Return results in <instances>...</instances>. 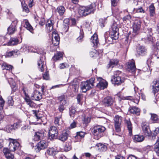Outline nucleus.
<instances>
[{
	"instance_id": "obj_16",
	"label": "nucleus",
	"mask_w": 159,
	"mask_h": 159,
	"mask_svg": "<svg viewBox=\"0 0 159 159\" xmlns=\"http://www.w3.org/2000/svg\"><path fill=\"white\" fill-rule=\"evenodd\" d=\"M142 127L143 133L145 136H149L151 135V131L148 124L145 122L142 123Z\"/></svg>"
},
{
	"instance_id": "obj_32",
	"label": "nucleus",
	"mask_w": 159,
	"mask_h": 159,
	"mask_svg": "<svg viewBox=\"0 0 159 159\" xmlns=\"http://www.w3.org/2000/svg\"><path fill=\"white\" fill-rule=\"evenodd\" d=\"M146 49L143 46H140L137 48V53L139 55H143L146 53Z\"/></svg>"
},
{
	"instance_id": "obj_57",
	"label": "nucleus",
	"mask_w": 159,
	"mask_h": 159,
	"mask_svg": "<svg viewBox=\"0 0 159 159\" xmlns=\"http://www.w3.org/2000/svg\"><path fill=\"white\" fill-rule=\"evenodd\" d=\"M131 18V16L130 15H127L123 17V20L124 21H127L129 20Z\"/></svg>"
},
{
	"instance_id": "obj_42",
	"label": "nucleus",
	"mask_w": 159,
	"mask_h": 159,
	"mask_svg": "<svg viewBox=\"0 0 159 159\" xmlns=\"http://www.w3.org/2000/svg\"><path fill=\"white\" fill-rule=\"evenodd\" d=\"M155 150L158 156H159V137H158L157 142L155 145Z\"/></svg>"
},
{
	"instance_id": "obj_4",
	"label": "nucleus",
	"mask_w": 159,
	"mask_h": 159,
	"mask_svg": "<svg viewBox=\"0 0 159 159\" xmlns=\"http://www.w3.org/2000/svg\"><path fill=\"white\" fill-rule=\"evenodd\" d=\"M34 116L32 119L33 123L35 125L41 124L43 122L42 115L40 114L39 111L33 110Z\"/></svg>"
},
{
	"instance_id": "obj_44",
	"label": "nucleus",
	"mask_w": 159,
	"mask_h": 159,
	"mask_svg": "<svg viewBox=\"0 0 159 159\" xmlns=\"http://www.w3.org/2000/svg\"><path fill=\"white\" fill-rule=\"evenodd\" d=\"M114 124L121 122V117L118 115L116 116L114 119Z\"/></svg>"
},
{
	"instance_id": "obj_29",
	"label": "nucleus",
	"mask_w": 159,
	"mask_h": 159,
	"mask_svg": "<svg viewBox=\"0 0 159 159\" xmlns=\"http://www.w3.org/2000/svg\"><path fill=\"white\" fill-rule=\"evenodd\" d=\"M129 111L131 113L138 115H139L140 110L138 107H133L129 108Z\"/></svg>"
},
{
	"instance_id": "obj_52",
	"label": "nucleus",
	"mask_w": 159,
	"mask_h": 159,
	"mask_svg": "<svg viewBox=\"0 0 159 159\" xmlns=\"http://www.w3.org/2000/svg\"><path fill=\"white\" fill-rule=\"evenodd\" d=\"M61 118V116L57 117L55 118L54 119V124L55 125H59V120Z\"/></svg>"
},
{
	"instance_id": "obj_63",
	"label": "nucleus",
	"mask_w": 159,
	"mask_h": 159,
	"mask_svg": "<svg viewBox=\"0 0 159 159\" xmlns=\"http://www.w3.org/2000/svg\"><path fill=\"white\" fill-rule=\"evenodd\" d=\"M27 90V88L24 87H23L22 89L23 92L25 94V98H27L29 97V95L26 92V91Z\"/></svg>"
},
{
	"instance_id": "obj_9",
	"label": "nucleus",
	"mask_w": 159,
	"mask_h": 159,
	"mask_svg": "<svg viewBox=\"0 0 159 159\" xmlns=\"http://www.w3.org/2000/svg\"><path fill=\"white\" fill-rule=\"evenodd\" d=\"M141 27V22L139 20H135L133 25V35L134 36L137 35L139 32Z\"/></svg>"
},
{
	"instance_id": "obj_1",
	"label": "nucleus",
	"mask_w": 159,
	"mask_h": 159,
	"mask_svg": "<svg viewBox=\"0 0 159 159\" xmlns=\"http://www.w3.org/2000/svg\"><path fill=\"white\" fill-rule=\"evenodd\" d=\"M95 10V4H92L87 7H80L78 10V13L80 16H86L92 13H93Z\"/></svg>"
},
{
	"instance_id": "obj_36",
	"label": "nucleus",
	"mask_w": 159,
	"mask_h": 159,
	"mask_svg": "<svg viewBox=\"0 0 159 159\" xmlns=\"http://www.w3.org/2000/svg\"><path fill=\"white\" fill-rule=\"evenodd\" d=\"M24 99L28 104L31 107H34L35 106V104L31 101L29 97L27 98H24Z\"/></svg>"
},
{
	"instance_id": "obj_40",
	"label": "nucleus",
	"mask_w": 159,
	"mask_h": 159,
	"mask_svg": "<svg viewBox=\"0 0 159 159\" xmlns=\"http://www.w3.org/2000/svg\"><path fill=\"white\" fill-rule=\"evenodd\" d=\"M91 117L90 116H87L86 115L84 117L83 120V122L84 124H87L89 123L91 120Z\"/></svg>"
},
{
	"instance_id": "obj_3",
	"label": "nucleus",
	"mask_w": 159,
	"mask_h": 159,
	"mask_svg": "<svg viewBox=\"0 0 159 159\" xmlns=\"http://www.w3.org/2000/svg\"><path fill=\"white\" fill-rule=\"evenodd\" d=\"M94 80L95 78H92L86 81L82 82L81 89L82 92L85 93L92 89L93 86Z\"/></svg>"
},
{
	"instance_id": "obj_25",
	"label": "nucleus",
	"mask_w": 159,
	"mask_h": 159,
	"mask_svg": "<svg viewBox=\"0 0 159 159\" xmlns=\"http://www.w3.org/2000/svg\"><path fill=\"white\" fill-rule=\"evenodd\" d=\"M91 42L93 44V46H97L99 43V40L98 38V35L96 34H94L91 39Z\"/></svg>"
},
{
	"instance_id": "obj_59",
	"label": "nucleus",
	"mask_w": 159,
	"mask_h": 159,
	"mask_svg": "<svg viewBox=\"0 0 159 159\" xmlns=\"http://www.w3.org/2000/svg\"><path fill=\"white\" fill-rule=\"evenodd\" d=\"M85 134V133L82 131L79 132L77 133V136L80 137L81 138L84 137Z\"/></svg>"
},
{
	"instance_id": "obj_13",
	"label": "nucleus",
	"mask_w": 159,
	"mask_h": 159,
	"mask_svg": "<svg viewBox=\"0 0 159 159\" xmlns=\"http://www.w3.org/2000/svg\"><path fill=\"white\" fill-rule=\"evenodd\" d=\"M48 141L45 140H41L37 144L36 149H37L38 151H39L42 149H44L48 147Z\"/></svg>"
},
{
	"instance_id": "obj_10",
	"label": "nucleus",
	"mask_w": 159,
	"mask_h": 159,
	"mask_svg": "<svg viewBox=\"0 0 159 159\" xmlns=\"http://www.w3.org/2000/svg\"><path fill=\"white\" fill-rule=\"evenodd\" d=\"M127 67L128 71L131 72L132 74H135L136 68L134 61L133 59L129 60L127 62Z\"/></svg>"
},
{
	"instance_id": "obj_46",
	"label": "nucleus",
	"mask_w": 159,
	"mask_h": 159,
	"mask_svg": "<svg viewBox=\"0 0 159 159\" xmlns=\"http://www.w3.org/2000/svg\"><path fill=\"white\" fill-rule=\"evenodd\" d=\"M114 125L116 131L117 132H120L121 130V123L114 124Z\"/></svg>"
},
{
	"instance_id": "obj_14",
	"label": "nucleus",
	"mask_w": 159,
	"mask_h": 159,
	"mask_svg": "<svg viewBox=\"0 0 159 159\" xmlns=\"http://www.w3.org/2000/svg\"><path fill=\"white\" fill-rule=\"evenodd\" d=\"M60 37L56 31L52 33V42L54 46H58L59 43Z\"/></svg>"
},
{
	"instance_id": "obj_2",
	"label": "nucleus",
	"mask_w": 159,
	"mask_h": 159,
	"mask_svg": "<svg viewBox=\"0 0 159 159\" xmlns=\"http://www.w3.org/2000/svg\"><path fill=\"white\" fill-rule=\"evenodd\" d=\"M105 130V128L102 126L98 125L94 126L92 129L94 138L97 140L99 139L103 135Z\"/></svg>"
},
{
	"instance_id": "obj_56",
	"label": "nucleus",
	"mask_w": 159,
	"mask_h": 159,
	"mask_svg": "<svg viewBox=\"0 0 159 159\" xmlns=\"http://www.w3.org/2000/svg\"><path fill=\"white\" fill-rule=\"evenodd\" d=\"M5 102L2 98H0V109H3L4 105Z\"/></svg>"
},
{
	"instance_id": "obj_61",
	"label": "nucleus",
	"mask_w": 159,
	"mask_h": 159,
	"mask_svg": "<svg viewBox=\"0 0 159 159\" xmlns=\"http://www.w3.org/2000/svg\"><path fill=\"white\" fill-rule=\"evenodd\" d=\"M83 98V96L82 94H79L78 95L77 97V99L78 102L80 103L81 100L82 98Z\"/></svg>"
},
{
	"instance_id": "obj_30",
	"label": "nucleus",
	"mask_w": 159,
	"mask_h": 159,
	"mask_svg": "<svg viewBox=\"0 0 159 159\" xmlns=\"http://www.w3.org/2000/svg\"><path fill=\"white\" fill-rule=\"evenodd\" d=\"M16 124H13V125H7L4 128V130L7 132H10L11 131L15 129L16 128L15 126L16 125Z\"/></svg>"
},
{
	"instance_id": "obj_60",
	"label": "nucleus",
	"mask_w": 159,
	"mask_h": 159,
	"mask_svg": "<svg viewBox=\"0 0 159 159\" xmlns=\"http://www.w3.org/2000/svg\"><path fill=\"white\" fill-rule=\"evenodd\" d=\"M158 133H159V128L157 127L154 130L153 134L154 137H155Z\"/></svg>"
},
{
	"instance_id": "obj_31",
	"label": "nucleus",
	"mask_w": 159,
	"mask_h": 159,
	"mask_svg": "<svg viewBox=\"0 0 159 159\" xmlns=\"http://www.w3.org/2000/svg\"><path fill=\"white\" fill-rule=\"evenodd\" d=\"M65 9L63 6H60L57 7L56 9V11L58 13L59 15L62 16L64 14L65 11Z\"/></svg>"
},
{
	"instance_id": "obj_39",
	"label": "nucleus",
	"mask_w": 159,
	"mask_h": 159,
	"mask_svg": "<svg viewBox=\"0 0 159 159\" xmlns=\"http://www.w3.org/2000/svg\"><path fill=\"white\" fill-rule=\"evenodd\" d=\"M76 113V110L74 107H71L69 108V114L71 118H74Z\"/></svg>"
},
{
	"instance_id": "obj_22",
	"label": "nucleus",
	"mask_w": 159,
	"mask_h": 159,
	"mask_svg": "<svg viewBox=\"0 0 159 159\" xmlns=\"http://www.w3.org/2000/svg\"><path fill=\"white\" fill-rule=\"evenodd\" d=\"M38 66L40 70L43 71L45 67V62L42 58H40L38 61Z\"/></svg>"
},
{
	"instance_id": "obj_37",
	"label": "nucleus",
	"mask_w": 159,
	"mask_h": 159,
	"mask_svg": "<svg viewBox=\"0 0 159 159\" xmlns=\"http://www.w3.org/2000/svg\"><path fill=\"white\" fill-rule=\"evenodd\" d=\"M59 103L62 104H66V102L65 96L64 95H61L58 98Z\"/></svg>"
},
{
	"instance_id": "obj_47",
	"label": "nucleus",
	"mask_w": 159,
	"mask_h": 159,
	"mask_svg": "<svg viewBox=\"0 0 159 159\" xmlns=\"http://www.w3.org/2000/svg\"><path fill=\"white\" fill-rule=\"evenodd\" d=\"M133 12L134 13L135 12L136 13H144L145 11L143 8L140 7L137 9L134 8Z\"/></svg>"
},
{
	"instance_id": "obj_53",
	"label": "nucleus",
	"mask_w": 159,
	"mask_h": 159,
	"mask_svg": "<svg viewBox=\"0 0 159 159\" xmlns=\"http://www.w3.org/2000/svg\"><path fill=\"white\" fill-rule=\"evenodd\" d=\"M43 78L44 80H49L50 77L48 72H46L43 75Z\"/></svg>"
},
{
	"instance_id": "obj_62",
	"label": "nucleus",
	"mask_w": 159,
	"mask_h": 159,
	"mask_svg": "<svg viewBox=\"0 0 159 159\" xmlns=\"http://www.w3.org/2000/svg\"><path fill=\"white\" fill-rule=\"evenodd\" d=\"M77 122L73 121L70 125V128L71 129L75 128L76 126Z\"/></svg>"
},
{
	"instance_id": "obj_48",
	"label": "nucleus",
	"mask_w": 159,
	"mask_h": 159,
	"mask_svg": "<svg viewBox=\"0 0 159 159\" xmlns=\"http://www.w3.org/2000/svg\"><path fill=\"white\" fill-rule=\"evenodd\" d=\"M65 104H62L60 103L59 104V105L58 106V109L60 112L61 113L63 112V111L65 109L64 106Z\"/></svg>"
},
{
	"instance_id": "obj_19",
	"label": "nucleus",
	"mask_w": 159,
	"mask_h": 159,
	"mask_svg": "<svg viewBox=\"0 0 159 159\" xmlns=\"http://www.w3.org/2000/svg\"><path fill=\"white\" fill-rule=\"evenodd\" d=\"M21 42L22 40L20 41L19 39L18 38H12L10 39L9 41L7 43V45L8 46L16 45L21 43Z\"/></svg>"
},
{
	"instance_id": "obj_49",
	"label": "nucleus",
	"mask_w": 159,
	"mask_h": 159,
	"mask_svg": "<svg viewBox=\"0 0 159 159\" xmlns=\"http://www.w3.org/2000/svg\"><path fill=\"white\" fill-rule=\"evenodd\" d=\"M19 52V51H18L10 52L7 53V56L9 57H11L12 56H15L17 55Z\"/></svg>"
},
{
	"instance_id": "obj_23",
	"label": "nucleus",
	"mask_w": 159,
	"mask_h": 159,
	"mask_svg": "<svg viewBox=\"0 0 159 159\" xmlns=\"http://www.w3.org/2000/svg\"><path fill=\"white\" fill-rule=\"evenodd\" d=\"M119 62V60L117 59H113L111 60L107 66L108 69L112 68L116 66Z\"/></svg>"
},
{
	"instance_id": "obj_38",
	"label": "nucleus",
	"mask_w": 159,
	"mask_h": 159,
	"mask_svg": "<svg viewBox=\"0 0 159 159\" xmlns=\"http://www.w3.org/2000/svg\"><path fill=\"white\" fill-rule=\"evenodd\" d=\"M149 11L150 15L153 16L155 14V8L153 4H151L149 7Z\"/></svg>"
},
{
	"instance_id": "obj_54",
	"label": "nucleus",
	"mask_w": 159,
	"mask_h": 159,
	"mask_svg": "<svg viewBox=\"0 0 159 159\" xmlns=\"http://www.w3.org/2000/svg\"><path fill=\"white\" fill-rule=\"evenodd\" d=\"M71 146L69 143L66 144L64 147V150L66 151L70 150L71 149Z\"/></svg>"
},
{
	"instance_id": "obj_18",
	"label": "nucleus",
	"mask_w": 159,
	"mask_h": 159,
	"mask_svg": "<svg viewBox=\"0 0 159 159\" xmlns=\"http://www.w3.org/2000/svg\"><path fill=\"white\" fill-rule=\"evenodd\" d=\"M152 87L153 92L155 95L159 91V78L152 82Z\"/></svg>"
},
{
	"instance_id": "obj_17",
	"label": "nucleus",
	"mask_w": 159,
	"mask_h": 159,
	"mask_svg": "<svg viewBox=\"0 0 159 159\" xmlns=\"http://www.w3.org/2000/svg\"><path fill=\"white\" fill-rule=\"evenodd\" d=\"M44 133L43 131H41L35 133L34 136V140L35 141H38L43 139L45 136Z\"/></svg>"
},
{
	"instance_id": "obj_8",
	"label": "nucleus",
	"mask_w": 159,
	"mask_h": 159,
	"mask_svg": "<svg viewBox=\"0 0 159 159\" xmlns=\"http://www.w3.org/2000/svg\"><path fill=\"white\" fill-rule=\"evenodd\" d=\"M9 148L11 151H15L19 149L20 147L19 143L17 140L13 139H10Z\"/></svg>"
},
{
	"instance_id": "obj_45",
	"label": "nucleus",
	"mask_w": 159,
	"mask_h": 159,
	"mask_svg": "<svg viewBox=\"0 0 159 159\" xmlns=\"http://www.w3.org/2000/svg\"><path fill=\"white\" fill-rule=\"evenodd\" d=\"M63 57V54L61 52H58L57 54L54 56V60H58L62 58Z\"/></svg>"
},
{
	"instance_id": "obj_20",
	"label": "nucleus",
	"mask_w": 159,
	"mask_h": 159,
	"mask_svg": "<svg viewBox=\"0 0 159 159\" xmlns=\"http://www.w3.org/2000/svg\"><path fill=\"white\" fill-rule=\"evenodd\" d=\"M31 97L33 99L36 101H39L42 98L41 93L37 90H35L33 92Z\"/></svg>"
},
{
	"instance_id": "obj_15",
	"label": "nucleus",
	"mask_w": 159,
	"mask_h": 159,
	"mask_svg": "<svg viewBox=\"0 0 159 159\" xmlns=\"http://www.w3.org/2000/svg\"><path fill=\"white\" fill-rule=\"evenodd\" d=\"M114 102L113 98L110 96H107L102 100V103L105 107H109L113 104Z\"/></svg>"
},
{
	"instance_id": "obj_41",
	"label": "nucleus",
	"mask_w": 159,
	"mask_h": 159,
	"mask_svg": "<svg viewBox=\"0 0 159 159\" xmlns=\"http://www.w3.org/2000/svg\"><path fill=\"white\" fill-rule=\"evenodd\" d=\"M2 67L3 69H5L8 70H11L13 68L12 66L8 65L5 63H4L2 64Z\"/></svg>"
},
{
	"instance_id": "obj_28",
	"label": "nucleus",
	"mask_w": 159,
	"mask_h": 159,
	"mask_svg": "<svg viewBox=\"0 0 159 159\" xmlns=\"http://www.w3.org/2000/svg\"><path fill=\"white\" fill-rule=\"evenodd\" d=\"M16 31V27L15 25L11 24L7 29V33L9 34H12Z\"/></svg>"
},
{
	"instance_id": "obj_51",
	"label": "nucleus",
	"mask_w": 159,
	"mask_h": 159,
	"mask_svg": "<svg viewBox=\"0 0 159 159\" xmlns=\"http://www.w3.org/2000/svg\"><path fill=\"white\" fill-rule=\"evenodd\" d=\"M7 103L9 106H12L13 105L14 101L13 100L12 97L11 96H9L7 98Z\"/></svg>"
},
{
	"instance_id": "obj_12",
	"label": "nucleus",
	"mask_w": 159,
	"mask_h": 159,
	"mask_svg": "<svg viewBox=\"0 0 159 159\" xmlns=\"http://www.w3.org/2000/svg\"><path fill=\"white\" fill-rule=\"evenodd\" d=\"M98 81L99 82L97 84V87L101 89L106 88L108 85L107 82L101 77H98Z\"/></svg>"
},
{
	"instance_id": "obj_35",
	"label": "nucleus",
	"mask_w": 159,
	"mask_h": 159,
	"mask_svg": "<svg viewBox=\"0 0 159 159\" xmlns=\"http://www.w3.org/2000/svg\"><path fill=\"white\" fill-rule=\"evenodd\" d=\"M24 48H26L28 49V52H36L39 53V52L37 49L34 48L33 47L27 46V45H25L23 47Z\"/></svg>"
},
{
	"instance_id": "obj_7",
	"label": "nucleus",
	"mask_w": 159,
	"mask_h": 159,
	"mask_svg": "<svg viewBox=\"0 0 159 159\" xmlns=\"http://www.w3.org/2000/svg\"><path fill=\"white\" fill-rule=\"evenodd\" d=\"M134 89L136 93L135 97L133 98L131 96H129L126 97V99L127 100H132L134 103L138 104L140 98V94L139 92V89L136 86L134 85Z\"/></svg>"
},
{
	"instance_id": "obj_55",
	"label": "nucleus",
	"mask_w": 159,
	"mask_h": 159,
	"mask_svg": "<svg viewBox=\"0 0 159 159\" xmlns=\"http://www.w3.org/2000/svg\"><path fill=\"white\" fill-rule=\"evenodd\" d=\"M3 152L4 154L5 157L7 156V155H8V154L10 153L9 150L6 148H5L3 149Z\"/></svg>"
},
{
	"instance_id": "obj_11",
	"label": "nucleus",
	"mask_w": 159,
	"mask_h": 159,
	"mask_svg": "<svg viewBox=\"0 0 159 159\" xmlns=\"http://www.w3.org/2000/svg\"><path fill=\"white\" fill-rule=\"evenodd\" d=\"M48 134L50 139L56 138L58 135V131L57 128L54 126H51L49 129Z\"/></svg>"
},
{
	"instance_id": "obj_6",
	"label": "nucleus",
	"mask_w": 159,
	"mask_h": 159,
	"mask_svg": "<svg viewBox=\"0 0 159 159\" xmlns=\"http://www.w3.org/2000/svg\"><path fill=\"white\" fill-rule=\"evenodd\" d=\"M111 29L112 30L111 31L110 33L111 38L113 39L116 40L118 38L119 35V29L116 23L115 22L113 23L111 26Z\"/></svg>"
},
{
	"instance_id": "obj_58",
	"label": "nucleus",
	"mask_w": 159,
	"mask_h": 159,
	"mask_svg": "<svg viewBox=\"0 0 159 159\" xmlns=\"http://www.w3.org/2000/svg\"><path fill=\"white\" fill-rule=\"evenodd\" d=\"M147 39V41L146 42H152L153 41V39L151 34L148 36Z\"/></svg>"
},
{
	"instance_id": "obj_27",
	"label": "nucleus",
	"mask_w": 159,
	"mask_h": 159,
	"mask_svg": "<svg viewBox=\"0 0 159 159\" xmlns=\"http://www.w3.org/2000/svg\"><path fill=\"white\" fill-rule=\"evenodd\" d=\"M144 139V136L142 135H136L134 136L133 140L135 142H140L143 141Z\"/></svg>"
},
{
	"instance_id": "obj_21",
	"label": "nucleus",
	"mask_w": 159,
	"mask_h": 159,
	"mask_svg": "<svg viewBox=\"0 0 159 159\" xmlns=\"http://www.w3.org/2000/svg\"><path fill=\"white\" fill-rule=\"evenodd\" d=\"M68 136V132L66 130H64L61 134L59 136L58 139L62 141H65L67 140Z\"/></svg>"
},
{
	"instance_id": "obj_50",
	"label": "nucleus",
	"mask_w": 159,
	"mask_h": 159,
	"mask_svg": "<svg viewBox=\"0 0 159 159\" xmlns=\"http://www.w3.org/2000/svg\"><path fill=\"white\" fill-rule=\"evenodd\" d=\"M151 119L152 120L154 121V122H156L158 120V117L156 114L151 113Z\"/></svg>"
},
{
	"instance_id": "obj_43",
	"label": "nucleus",
	"mask_w": 159,
	"mask_h": 159,
	"mask_svg": "<svg viewBox=\"0 0 159 159\" xmlns=\"http://www.w3.org/2000/svg\"><path fill=\"white\" fill-rule=\"evenodd\" d=\"M25 27L30 32H32L33 30V28L28 21H25Z\"/></svg>"
},
{
	"instance_id": "obj_64",
	"label": "nucleus",
	"mask_w": 159,
	"mask_h": 159,
	"mask_svg": "<svg viewBox=\"0 0 159 159\" xmlns=\"http://www.w3.org/2000/svg\"><path fill=\"white\" fill-rule=\"evenodd\" d=\"M7 159H13L14 158V155L10 153L8 154L7 156L6 157Z\"/></svg>"
},
{
	"instance_id": "obj_5",
	"label": "nucleus",
	"mask_w": 159,
	"mask_h": 159,
	"mask_svg": "<svg viewBox=\"0 0 159 159\" xmlns=\"http://www.w3.org/2000/svg\"><path fill=\"white\" fill-rule=\"evenodd\" d=\"M120 73V71H117L115 72V75L111 77V81L114 84L120 85L125 80V79L124 78H121L119 76H117V75L119 74Z\"/></svg>"
},
{
	"instance_id": "obj_24",
	"label": "nucleus",
	"mask_w": 159,
	"mask_h": 159,
	"mask_svg": "<svg viewBox=\"0 0 159 159\" xmlns=\"http://www.w3.org/2000/svg\"><path fill=\"white\" fill-rule=\"evenodd\" d=\"M53 25L52 21L51 19L48 20L46 24V30L47 32H49L52 30Z\"/></svg>"
},
{
	"instance_id": "obj_34",
	"label": "nucleus",
	"mask_w": 159,
	"mask_h": 159,
	"mask_svg": "<svg viewBox=\"0 0 159 159\" xmlns=\"http://www.w3.org/2000/svg\"><path fill=\"white\" fill-rule=\"evenodd\" d=\"M57 153L55 150L53 148H49L46 151V154L50 156H54Z\"/></svg>"
},
{
	"instance_id": "obj_33",
	"label": "nucleus",
	"mask_w": 159,
	"mask_h": 159,
	"mask_svg": "<svg viewBox=\"0 0 159 159\" xmlns=\"http://www.w3.org/2000/svg\"><path fill=\"white\" fill-rule=\"evenodd\" d=\"M96 146H97L98 149L101 152H105L107 150V146L101 143L97 144Z\"/></svg>"
},
{
	"instance_id": "obj_26",
	"label": "nucleus",
	"mask_w": 159,
	"mask_h": 159,
	"mask_svg": "<svg viewBox=\"0 0 159 159\" xmlns=\"http://www.w3.org/2000/svg\"><path fill=\"white\" fill-rule=\"evenodd\" d=\"M126 125L127 126L129 132V134L130 135L132 134V124L129 120H126L125 121Z\"/></svg>"
}]
</instances>
